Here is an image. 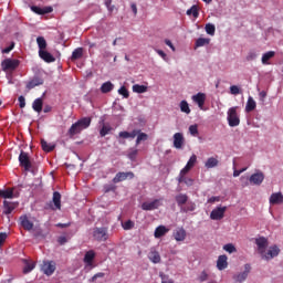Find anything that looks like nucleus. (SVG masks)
I'll return each mask as SVG.
<instances>
[{
	"mask_svg": "<svg viewBox=\"0 0 283 283\" xmlns=\"http://www.w3.org/2000/svg\"><path fill=\"white\" fill-rule=\"evenodd\" d=\"M180 109L184 114H191V108H189V103H187V101L180 102Z\"/></svg>",
	"mask_w": 283,
	"mask_h": 283,
	"instance_id": "37998d69",
	"label": "nucleus"
},
{
	"mask_svg": "<svg viewBox=\"0 0 283 283\" xmlns=\"http://www.w3.org/2000/svg\"><path fill=\"white\" fill-rule=\"evenodd\" d=\"M166 45H168L169 49L172 50V52H176V46H174V43H171V40H165Z\"/></svg>",
	"mask_w": 283,
	"mask_h": 283,
	"instance_id": "69168bd1",
	"label": "nucleus"
},
{
	"mask_svg": "<svg viewBox=\"0 0 283 283\" xmlns=\"http://www.w3.org/2000/svg\"><path fill=\"white\" fill-rule=\"evenodd\" d=\"M31 10L32 12H35V14H43V9L41 7L32 6Z\"/></svg>",
	"mask_w": 283,
	"mask_h": 283,
	"instance_id": "4d7b16f0",
	"label": "nucleus"
},
{
	"mask_svg": "<svg viewBox=\"0 0 283 283\" xmlns=\"http://www.w3.org/2000/svg\"><path fill=\"white\" fill-rule=\"evenodd\" d=\"M174 238L177 242H185L187 239V231L185 228H179L174 232Z\"/></svg>",
	"mask_w": 283,
	"mask_h": 283,
	"instance_id": "a211bd4d",
	"label": "nucleus"
},
{
	"mask_svg": "<svg viewBox=\"0 0 283 283\" xmlns=\"http://www.w3.org/2000/svg\"><path fill=\"white\" fill-rule=\"evenodd\" d=\"M148 260H150V262H153V264H160V253L154 249L150 250V252L148 253Z\"/></svg>",
	"mask_w": 283,
	"mask_h": 283,
	"instance_id": "4be33fe9",
	"label": "nucleus"
},
{
	"mask_svg": "<svg viewBox=\"0 0 283 283\" xmlns=\"http://www.w3.org/2000/svg\"><path fill=\"white\" fill-rule=\"evenodd\" d=\"M250 273H251V264L247 263L244 265V271L239 274L233 275V280H234V282L242 283L247 280V277H249Z\"/></svg>",
	"mask_w": 283,
	"mask_h": 283,
	"instance_id": "1a4fd4ad",
	"label": "nucleus"
},
{
	"mask_svg": "<svg viewBox=\"0 0 283 283\" xmlns=\"http://www.w3.org/2000/svg\"><path fill=\"white\" fill-rule=\"evenodd\" d=\"M53 205L55 209H61V192H53Z\"/></svg>",
	"mask_w": 283,
	"mask_h": 283,
	"instance_id": "e433bc0d",
	"label": "nucleus"
},
{
	"mask_svg": "<svg viewBox=\"0 0 283 283\" xmlns=\"http://www.w3.org/2000/svg\"><path fill=\"white\" fill-rule=\"evenodd\" d=\"M18 101H19L20 108L23 109V107H25V97H23V95H21V96H19Z\"/></svg>",
	"mask_w": 283,
	"mask_h": 283,
	"instance_id": "052dcab7",
	"label": "nucleus"
},
{
	"mask_svg": "<svg viewBox=\"0 0 283 283\" xmlns=\"http://www.w3.org/2000/svg\"><path fill=\"white\" fill-rule=\"evenodd\" d=\"M255 244L258 247V252L260 253L262 260L269 261L280 255V248L277 245L270 247L266 252V247H269L268 238L260 237L259 239H255Z\"/></svg>",
	"mask_w": 283,
	"mask_h": 283,
	"instance_id": "f257e3e1",
	"label": "nucleus"
},
{
	"mask_svg": "<svg viewBox=\"0 0 283 283\" xmlns=\"http://www.w3.org/2000/svg\"><path fill=\"white\" fill-rule=\"evenodd\" d=\"M250 182L251 185L260 186L262 182H264V172L258 171L250 176Z\"/></svg>",
	"mask_w": 283,
	"mask_h": 283,
	"instance_id": "4468645a",
	"label": "nucleus"
},
{
	"mask_svg": "<svg viewBox=\"0 0 283 283\" xmlns=\"http://www.w3.org/2000/svg\"><path fill=\"white\" fill-rule=\"evenodd\" d=\"M198 160V157L196 155H192L188 163L186 164V166L190 167L191 169H193V167L196 166V163Z\"/></svg>",
	"mask_w": 283,
	"mask_h": 283,
	"instance_id": "09e8293b",
	"label": "nucleus"
},
{
	"mask_svg": "<svg viewBox=\"0 0 283 283\" xmlns=\"http://www.w3.org/2000/svg\"><path fill=\"white\" fill-rule=\"evenodd\" d=\"M93 238L97 242H107L109 239V234L107 233V228L102 227V228H94L93 229Z\"/></svg>",
	"mask_w": 283,
	"mask_h": 283,
	"instance_id": "20e7f679",
	"label": "nucleus"
},
{
	"mask_svg": "<svg viewBox=\"0 0 283 283\" xmlns=\"http://www.w3.org/2000/svg\"><path fill=\"white\" fill-rule=\"evenodd\" d=\"M19 60H12V59H6L4 61H2L1 63V67L3 70V72H8V71H14L17 70V67H19Z\"/></svg>",
	"mask_w": 283,
	"mask_h": 283,
	"instance_id": "0eeeda50",
	"label": "nucleus"
},
{
	"mask_svg": "<svg viewBox=\"0 0 283 283\" xmlns=\"http://www.w3.org/2000/svg\"><path fill=\"white\" fill-rule=\"evenodd\" d=\"M52 7H45V8H42V14H50V12H52Z\"/></svg>",
	"mask_w": 283,
	"mask_h": 283,
	"instance_id": "338daca9",
	"label": "nucleus"
},
{
	"mask_svg": "<svg viewBox=\"0 0 283 283\" xmlns=\"http://www.w3.org/2000/svg\"><path fill=\"white\" fill-rule=\"evenodd\" d=\"M136 156H138V150H137V149H135V150H133V151H130V153L128 154V158H129L130 160H135V159H136Z\"/></svg>",
	"mask_w": 283,
	"mask_h": 283,
	"instance_id": "e2e57ef3",
	"label": "nucleus"
},
{
	"mask_svg": "<svg viewBox=\"0 0 283 283\" xmlns=\"http://www.w3.org/2000/svg\"><path fill=\"white\" fill-rule=\"evenodd\" d=\"M211 43V39L209 38H199L195 43V48H205V45H209Z\"/></svg>",
	"mask_w": 283,
	"mask_h": 283,
	"instance_id": "473e14b6",
	"label": "nucleus"
},
{
	"mask_svg": "<svg viewBox=\"0 0 283 283\" xmlns=\"http://www.w3.org/2000/svg\"><path fill=\"white\" fill-rule=\"evenodd\" d=\"M32 107L34 112H38V114H41V112H43V98L39 97L34 99Z\"/></svg>",
	"mask_w": 283,
	"mask_h": 283,
	"instance_id": "cd10ccee",
	"label": "nucleus"
},
{
	"mask_svg": "<svg viewBox=\"0 0 283 283\" xmlns=\"http://www.w3.org/2000/svg\"><path fill=\"white\" fill-rule=\"evenodd\" d=\"M230 93H231L233 96H238V94H240V87H238V85H232V86H230Z\"/></svg>",
	"mask_w": 283,
	"mask_h": 283,
	"instance_id": "864d4df0",
	"label": "nucleus"
},
{
	"mask_svg": "<svg viewBox=\"0 0 283 283\" xmlns=\"http://www.w3.org/2000/svg\"><path fill=\"white\" fill-rule=\"evenodd\" d=\"M41 147L43 151H46L48 154H50V151H54V145L48 144L44 139L41 140Z\"/></svg>",
	"mask_w": 283,
	"mask_h": 283,
	"instance_id": "58836bf2",
	"label": "nucleus"
},
{
	"mask_svg": "<svg viewBox=\"0 0 283 283\" xmlns=\"http://www.w3.org/2000/svg\"><path fill=\"white\" fill-rule=\"evenodd\" d=\"M36 266V264L34 262H28L25 261V265H24V269H23V273L24 274H28V273H31V271H34V268Z\"/></svg>",
	"mask_w": 283,
	"mask_h": 283,
	"instance_id": "a19ab883",
	"label": "nucleus"
},
{
	"mask_svg": "<svg viewBox=\"0 0 283 283\" xmlns=\"http://www.w3.org/2000/svg\"><path fill=\"white\" fill-rule=\"evenodd\" d=\"M147 138H149V135H147L146 133H142L139 129V133L137 134L136 145H140V143H143V140H147Z\"/></svg>",
	"mask_w": 283,
	"mask_h": 283,
	"instance_id": "c03bdc74",
	"label": "nucleus"
},
{
	"mask_svg": "<svg viewBox=\"0 0 283 283\" xmlns=\"http://www.w3.org/2000/svg\"><path fill=\"white\" fill-rule=\"evenodd\" d=\"M186 14H188V17H191L192 14L195 19H198V17H200L198 6H192L190 9L187 10Z\"/></svg>",
	"mask_w": 283,
	"mask_h": 283,
	"instance_id": "4c0bfd02",
	"label": "nucleus"
},
{
	"mask_svg": "<svg viewBox=\"0 0 283 283\" xmlns=\"http://www.w3.org/2000/svg\"><path fill=\"white\" fill-rule=\"evenodd\" d=\"M275 56V51H269L262 55L261 62L263 65H271V59Z\"/></svg>",
	"mask_w": 283,
	"mask_h": 283,
	"instance_id": "393cba45",
	"label": "nucleus"
},
{
	"mask_svg": "<svg viewBox=\"0 0 283 283\" xmlns=\"http://www.w3.org/2000/svg\"><path fill=\"white\" fill-rule=\"evenodd\" d=\"M192 101L202 109V107H205V101H207V95L205 93H197L192 96Z\"/></svg>",
	"mask_w": 283,
	"mask_h": 283,
	"instance_id": "dca6fc26",
	"label": "nucleus"
},
{
	"mask_svg": "<svg viewBox=\"0 0 283 283\" xmlns=\"http://www.w3.org/2000/svg\"><path fill=\"white\" fill-rule=\"evenodd\" d=\"M229 260V258H227V255H219L218 260H217V269L219 271H224V269H227V266H229V262L227 261Z\"/></svg>",
	"mask_w": 283,
	"mask_h": 283,
	"instance_id": "6ab92c4d",
	"label": "nucleus"
},
{
	"mask_svg": "<svg viewBox=\"0 0 283 283\" xmlns=\"http://www.w3.org/2000/svg\"><path fill=\"white\" fill-rule=\"evenodd\" d=\"M94 258H96V253L94 252V250H90L85 253L84 255V263L87 266H93L94 264Z\"/></svg>",
	"mask_w": 283,
	"mask_h": 283,
	"instance_id": "412c9836",
	"label": "nucleus"
},
{
	"mask_svg": "<svg viewBox=\"0 0 283 283\" xmlns=\"http://www.w3.org/2000/svg\"><path fill=\"white\" fill-rule=\"evenodd\" d=\"M258 107V104L255 103V99H253L251 96H249L247 105H245V112L249 114L253 112Z\"/></svg>",
	"mask_w": 283,
	"mask_h": 283,
	"instance_id": "c85d7f7f",
	"label": "nucleus"
},
{
	"mask_svg": "<svg viewBox=\"0 0 283 283\" xmlns=\"http://www.w3.org/2000/svg\"><path fill=\"white\" fill-rule=\"evenodd\" d=\"M189 133L191 134V136H198V126H197V124L189 126Z\"/></svg>",
	"mask_w": 283,
	"mask_h": 283,
	"instance_id": "603ef678",
	"label": "nucleus"
},
{
	"mask_svg": "<svg viewBox=\"0 0 283 283\" xmlns=\"http://www.w3.org/2000/svg\"><path fill=\"white\" fill-rule=\"evenodd\" d=\"M36 43H38L39 52L44 51L48 48V41H45V38L43 36H38Z\"/></svg>",
	"mask_w": 283,
	"mask_h": 283,
	"instance_id": "c9c22d12",
	"label": "nucleus"
},
{
	"mask_svg": "<svg viewBox=\"0 0 283 283\" xmlns=\"http://www.w3.org/2000/svg\"><path fill=\"white\" fill-rule=\"evenodd\" d=\"M134 176L135 175L133 171L117 172L115 175V177L113 178V182H114V185H118V182H123L124 180H127V178H129V180H133Z\"/></svg>",
	"mask_w": 283,
	"mask_h": 283,
	"instance_id": "9d476101",
	"label": "nucleus"
},
{
	"mask_svg": "<svg viewBox=\"0 0 283 283\" xmlns=\"http://www.w3.org/2000/svg\"><path fill=\"white\" fill-rule=\"evenodd\" d=\"M189 171H191V167H190V166H187V165L180 170L179 176H178V178H177L179 185L182 184V180H185V176H186Z\"/></svg>",
	"mask_w": 283,
	"mask_h": 283,
	"instance_id": "7c9ffc66",
	"label": "nucleus"
},
{
	"mask_svg": "<svg viewBox=\"0 0 283 283\" xmlns=\"http://www.w3.org/2000/svg\"><path fill=\"white\" fill-rule=\"evenodd\" d=\"M220 161H218V159H216V157H210L207 159L205 167L207 169H213V167H218Z\"/></svg>",
	"mask_w": 283,
	"mask_h": 283,
	"instance_id": "c756f323",
	"label": "nucleus"
},
{
	"mask_svg": "<svg viewBox=\"0 0 283 283\" xmlns=\"http://www.w3.org/2000/svg\"><path fill=\"white\" fill-rule=\"evenodd\" d=\"M19 222L24 231H32V229H34V223L28 219V214H22L19 218Z\"/></svg>",
	"mask_w": 283,
	"mask_h": 283,
	"instance_id": "ddd939ff",
	"label": "nucleus"
},
{
	"mask_svg": "<svg viewBox=\"0 0 283 283\" xmlns=\"http://www.w3.org/2000/svg\"><path fill=\"white\" fill-rule=\"evenodd\" d=\"M112 90H114V84H112V82H105L101 86L102 94H109Z\"/></svg>",
	"mask_w": 283,
	"mask_h": 283,
	"instance_id": "f704fd0d",
	"label": "nucleus"
},
{
	"mask_svg": "<svg viewBox=\"0 0 283 283\" xmlns=\"http://www.w3.org/2000/svg\"><path fill=\"white\" fill-rule=\"evenodd\" d=\"M198 280L199 282H207V280H209V274H207V271H202Z\"/></svg>",
	"mask_w": 283,
	"mask_h": 283,
	"instance_id": "5fc2aeb1",
	"label": "nucleus"
},
{
	"mask_svg": "<svg viewBox=\"0 0 283 283\" xmlns=\"http://www.w3.org/2000/svg\"><path fill=\"white\" fill-rule=\"evenodd\" d=\"M92 125V118L91 117H83L78 119L76 123L72 124V126L69 129V136L70 138H74L76 134H81L83 129H87Z\"/></svg>",
	"mask_w": 283,
	"mask_h": 283,
	"instance_id": "f03ea898",
	"label": "nucleus"
},
{
	"mask_svg": "<svg viewBox=\"0 0 283 283\" xmlns=\"http://www.w3.org/2000/svg\"><path fill=\"white\" fill-rule=\"evenodd\" d=\"M19 208V201H8L4 200L3 201V211L2 213L4 216H10V213H12V211H14V209Z\"/></svg>",
	"mask_w": 283,
	"mask_h": 283,
	"instance_id": "6e6552de",
	"label": "nucleus"
},
{
	"mask_svg": "<svg viewBox=\"0 0 283 283\" xmlns=\"http://www.w3.org/2000/svg\"><path fill=\"white\" fill-rule=\"evenodd\" d=\"M182 145H185V136L182 135V133H176L174 135V148L182 149Z\"/></svg>",
	"mask_w": 283,
	"mask_h": 283,
	"instance_id": "2eb2a0df",
	"label": "nucleus"
},
{
	"mask_svg": "<svg viewBox=\"0 0 283 283\" xmlns=\"http://www.w3.org/2000/svg\"><path fill=\"white\" fill-rule=\"evenodd\" d=\"M138 134H140V129H134L130 133L127 130L119 132L118 136L119 138L127 139V138H135L136 136H138Z\"/></svg>",
	"mask_w": 283,
	"mask_h": 283,
	"instance_id": "5701e85b",
	"label": "nucleus"
},
{
	"mask_svg": "<svg viewBox=\"0 0 283 283\" xmlns=\"http://www.w3.org/2000/svg\"><path fill=\"white\" fill-rule=\"evenodd\" d=\"M36 85H39V83H36L35 81H31L27 84L28 90H34V87H36Z\"/></svg>",
	"mask_w": 283,
	"mask_h": 283,
	"instance_id": "0e129e2a",
	"label": "nucleus"
},
{
	"mask_svg": "<svg viewBox=\"0 0 283 283\" xmlns=\"http://www.w3.org/2000/svg\"><path fill=\"white\" fill-rule=\"evenodd\" d=\"M14 197V189L12 188L0 190V198H4V200H12Z\"/></svg>",
	"mask_w": 283,
	"mask_h": 283,
	"instance_id": "b1692460",
	"label": "nucleus"
},
{
	"mask_svg": "<svg viewBox=\"0 0 283 283\" xmlns=\"http://www.w3.org/2000/svg\"><path fill=\"white\" fill-rule=\"evenodd\" d=\"M182 182H185V185H187V187H192L193 186V179H191V178L184 177Z\"/></svg>",
	"mask_w": 283,
	"mask_h": 283,
	"instance_id": "680f3d73",
	"label": "nucleus"
},
{
	"mask_svg": "<svg viewBox=\"0 0 283 283\" xmlns=\"http://www.w3.org/2000/svg\"><path fill=\"white\" fill-rule=\"evenodd\" d=\"M227 212V207H217L210 213L211 220H222L224 218V213Z\"/></svg>",
	"mask_w": 283,
	"mask_h": 283,
	"instance_id": "f8f14e48",
	"label": "nucleus"
},
{
	"mask_svg": "<svg viewBox=\"0 0 283 283\" xmlns=\"http://www.w3.org/2000/svg\"><path fill=\"white\" fill-rule=\"evenodd\" d=\"M133 227H134V221H132V220H127V221H125V222L123 223V229H124L125 231L132 230Z\"/></svg>",
	"mask_w": 283,
	"mask_h": 283,
	"instance_id": "8fccbe9b",
	"label": "nucleus"
},
{
	"mask_svg": "<svg viewBox=\"0 0 283 283\" xmlns=\"http://www.w3.org/2000/svg\"><path fill=\"white\" fill-rule=\"evenodd\" d=\"M223 251H227V253H235V251L238 250L235 249V245H233L232 243H228L223 245Z\"/></svg>",
	"mask_w": 283,
	"mask_h": 283,
	"instance_id": "de8ad7c7",
	"label": "nucleus"
},
{
	"mask_svg": "<svg viewBox=\"0 0 283 283\" xmlns=\"http://www.w3.org/2000/svg\"><path fill=\"white\" fill-rule=\"evenodd\" d=\"M39 56L45 63H54V61H56V57H54V55H52V53H50L45 50L44 51H39Z\"/></svg>",
	"mask_w": 283,
	"mask_h": 283,
	"instance_id": "f3484780",
	"label": "nucleus"
},
{
	"mask_svg": "<svg viewBox=\"0 0 283 283\" xmlns=\"http://www.w3.org/2000/svg\"><path fill=\"white\" fill-rule=\"evenodd\" d=\"M161 203V199H155L150 202H144L142 203V209L143 211H154L156 209H158V207H160Z\"/></svg>",
	"mask_w": 283,
	"mask_h": 283,
	"instance_id": "9b49d317",
	"label": "nucleus"
},
{
	"mask_svg": "<svg viewBox=\"0 0 283 283\" xmlns=\"http://www.w3.org/2000/svg\"><path fill=\"white\" fill-rule=\"evenodd\" d=\"M206 32L210 36H213L216 34V25L211 23L206 24Z\"/></svg>",
	"mask_w": 283,
	"mask_h": 283,
	"instance_id": "49530a36",
	"label": "nucleus"
},
{
	"mask_svg": "<svg viewBox=\"0 0 283 283\" xmlns=\"http://www.w3.org/2000/svg\"><path fill=\"white\" fill-rule=\"evenodd\" d=\"M184 213H189V211H196V205L193 202H188L185 207H181Z\"/></svg>",
	"mask_w": 283,
	"mask_h": 283,
	"instance_id": "79ce46f5",
	"label": "nucleus"
},
{
	"mask_svg": "<svg viewBox=\"0 0 283 283\" xmlns=\"http://www.w3.org/2000/svg\"><path fill=\"white\" fill-rule=\"evenodd\" d=\"M41 271L44 275H54V271H56V262L54 261H43Z\"/></svg>",
	"mask_w": 283,
	"mask_h": 283,
	"instance_id": "423d86ee",
	"label": "nucleus"
},
{
	"mask_svg": "<svg viewBox=\"0 0 283 283\" xmlns=\"http://www.w3.org/2000/svg\"><path fill=\"white\" fill-rule=\"evenodd\" d=\"M20 167H23L24 171H32V161H30V155L21 150L19 158Z\"/></svg>",
	"mask_w": 283,
	"mask_h": 283,
	"instance_id": "39448f33",
	"label": "nucleus"
},
{
	"mask_svg": "<svg viewBox=\"0 0 283 283\" xmlns=\"http://www.w3.org/2000/svg\"><path fill=\"white\" fill-rule=\"evenodd\" d=\"M258 59V53L255 52H250L247 56V61H255Z\"/></svg>",
	"mask_w": 283,
	"mask_h": 283,
	"instance_id": "bf43d9fd",
	"label": "nucleus"
},
{
	"mask_svg": "<svg viewBox=\"0 0 283 283\" xmlns=\"http://www.w3.org/2000/svg\"><path fill=\"white\" fill-rule=\"evenodd\" d=\"M78 59H83V48H77L72 52L71 61H78Z\"/></svg>",
	"mask_w": 283,
	"mask_h": 283,
	"instance_id": "72a5a7b5",
	"label": "nucleus"
},
{
	"mask_svg": "<svg viewBox=\"0 0 283 283\" xmlns=\"http://www.w3.org/2000/svg\"><path fill=\"white\" fill-rule=\"evenodd\" d=\"M175 200H176L178 207H181V208H182V206H184L186 202H188L189 196H187L186 193H179V195H177V196L175 197Z\"/></svg>",
	"mask_w": 283,
	"mask_h": 283,
	"instance_id": "bb28decb",
	"label": "nucleus"
},
{
	"mask_svg": "<svg viewBox=\"0 0 283 283\" xmlns=\"http://www.w3.org/2000/svg\"><path fill=\"white\" fill-rule=\"evenodd\" d=\"M98 277H105V273H103V272L96 273L94 276H92V277L90 279V282H96V280H97Z\"/></svg>",
	"mask_w": 283,
	"mask_h": 283,
	"instance_id": "6e6d98bb",
	"label": "nucleus"
},
{
	"mask_svg": "<svg viewBox=\"0 0 283 283\" xmlns=\"http://www.w3.org/2000/svg\"><path fill=\"white\" fill-rule=\"evenodd\" d=\"M118 94H120L122 96H124V98H129V91H127V88L125 86H122L118 90Z\"/></svg>",
	"mask_w": 283,
	"mask_h": 283,
	"instance_id": "3c124183",
	"label": "nucleus"
},
{
	"mask_svg": "<svg viewBox=\"0 0 283 283\" xmlns=\"http://www.w3.org/2000/svg\"><path fill=\"white\" fill-rule=\"evenodd\" d=\"M189 171H191V167H190V166H187V165L180 170L179 176H178V178H177L179 185L182 184V180H185V176H186Z\"/></svg>",
	"mask_w": 283,
	"mask_h": 283,
	"instance_id": "2f4dec72",
	"label": "nucleus"
},
{
	"mask_svg": "<svg viewBox=\"0 0 283 283\" xmlns=\"http://www.w3.org/2000/svg\"><path fill=\"white\" fill-rule=\"evenodd\" d=\"M228 125L230 127H238L240 125V116L238 115V106L228 109Z\"/></svg>",
	"mask_w": 283,
	"mask_h": 283,
	"instance_id": "7ed1b4c3",
	"label": "nucleus"
},
{
	"mask_svg": "<svg viewBox=\"0 0 283 283\" xmlns=\"http://www.w3.org/2000/svg\"><path fill=\"white\" fill-rule=\"evenodd\" d=\"M157 54H159V56H161V59H167V53L163 50H157Z\"/></svg>",
	"mask_w": 283,
	"mask_h": 283,
	"instance_id": "774afa93",
	"label": "nucleus"
},
{
	"mask_svg": "<svg viewBox=\"0 0 283 283\" xmlns=\"http://www.w3.org/2000/svg\"><path fill=\"white\" fill-rule=\"evenodd\" d=\"M133 92L136 94H145V92H147V86L135 84L133 85Z\"/></svg>",
	"mask_w": 283,
	"mask_h": 283,
	"instance_id": "ea45409f",
	"label": "nucleus"
},
{
	"mask_svg": "<svg viewBox=\"0 0 283 283\" xmlns=\"http://www.w3.org/2000/svg\"><path fill=\"white\" fill-rule=\"evenodd\" d=\"M109 132H112V126L103 125L99 130V136H102V138H105V136H107Z\"/></svg>",
	"mask_w": 283,
	"mask_h": 283,
	"instance_id": "a18cd8bd",
	"label": "nucleus"
},
{
	"mask_svg": "<svg viewBox=\"0 0 283 283\" xmlns=\"http://www.w3.org/2000/svg\"><path fill=\"white\" fill-rule=\"evenodd\" d=\"M166 233H169V229H167V227L165 226H158L156 229H155V238H163V235H165Z\"/></svg>",
	"mask_w": 283,
	"mask_h": 283,
	"instance_id": "a878e982",
	"label": "nucleus"
},
{
	"mask_svg": "<svg viewBox=\"0 0 283 283\" xmlns=\"http://www.w3.org/2000/svg\"><path fill=\"white\" fill-rule=\"evenodd\" d=\"M270 205H282L283 203V195L282 192H274L270 196L269 199Z\"/></svg>",
	"mask_w": 283,
	"mask_h": 283,
	"instance_id": "aec40b11",
	"label": "nucleus"
},
{
	"mask_svg": "<svg viewBox=\"0 0 283 283\" xmlns=\"http://www.w3.org/2000/svg\"><path fill=\"white\" fill-rule=\"evenodd\" d=\"M6 240H8V233L0 232V247L3 245V242H6Z\"/></svg>",
	"mask_w": 283,
	"mask_h": 283,
	"instance_id": "13d9d810",
	"label": "nucleus"
}]
</instances>
